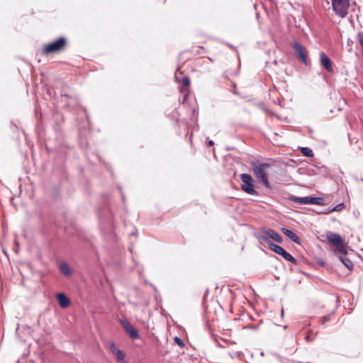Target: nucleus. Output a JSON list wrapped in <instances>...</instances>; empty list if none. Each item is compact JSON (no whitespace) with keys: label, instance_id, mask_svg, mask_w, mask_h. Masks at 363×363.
<instances>
[{"label":"nucleus","instance_id":"8","mask_svg":"<svg viewBox=\"0 0 363 363\" xmlns=\"http://www.w3.org/2000/svg\"><path fill=\"white\" fill-rule=\"evenodd\" d=\"M262 231L263 233V235L261 236V239L267 242L268 245L269 242H272V241L269 240V239L274 240L277 242H282L283 238L275 230L270 228H264L262 229Z\"/></svg>","mask_w":363,"mask_h":363},{"label":"nucleus","instance_id":"9","mask_svg":"<svg viewBox=\"0 0 363 363\" xmlns=\"http://www.w3.org/2000/svg\"><path fill=\"white\" fill-rule=\"evenodd\" d=\"M120 323L130 338L136 340L140 337L138 330L126 319H121Z\"/></svg>","mask_w":363,"mask_h":363},{"label":"nucleus","instance_id":"3","mask_svg":"<svg viewBox=\"0 0 363 363\" xmlns=\"http://www.w3.org/2000/svg\"><path fill=\"white\" fill-rule=\"evenodd\" d=\"M67 40L65 37H60L55 40L45 45L43 52L45 55L55 53L62 50L66 45Z\"/></svg>","mask_w":363,"mask_h":363},{"label":"nucleus","instance_id":"18","mask_svg":"<svg viewBox=\"0 0 363 363\" xmlns=\"http://www.w3.org/2000/svg\"><path fill=\"white\" fill-rule=\"evenodd\" d=\"M301 152L306 157H313V152L312 150L309 147H301Z\"/></svg>","mask_w":363,"mask_h":363},{"label":"nucleus","instance_id":"7","mask_svg":"<svg viewBox=\"0 0 363 363\" xmlns=\"http://www.w3.org/2000/svg\"><path fill=\"white\" fill-rule=\"evenodd\" d=\"M291 47L294 48L296 56L298 60L306 65H308V60L307 59L306 49L304 46L301 45L297 41H294L291 44Z\"/></svg>","mask_w":363,"mask_h":363},{"label":"nucleus","instance_id":"24","mask_svg":"<svg viewBox=\"0 0 363 363\" xmlns=\"http://www.w3.org/2000/svg\"><path fill=\"white\" fill-rule=\"evenodd\" d=\"M332 212H333V211H332V208H328L325 209L324 211H323L321 213H324V214H329Z\"/></svg>","mask_w":363,"mask_h":363},{"label":"nucleus","instance_id":"22","mask_svg":"<svg viewBox=\"0 0 363 363\" xmlns=\"http://www.w3.org/2000/svg\"><path fill=\"white\" fill-rule=\"evenodd\" d=\"M174 342L180 347L184 346V342L182 341V340L178 337H174Z\"/></svg>","mask_w":363,"mask_h":363},{"label":"nucleus","instance_id":"31","mask_svg":"<svg viewBox=\"0 0 363 363\" xmlns=\"http://www.w3.org/2000/svg\"><path fill=\"white\" fill-rule=\"evenodd\" d=\"M268 1L272 2V1H273L274 0H268Z\"/></svg>","mask_w":363,"mask_h":363},{"label":"nucleus","instance_id":"21","mask_svg":"<svg viewBox=\"0 0 363 363\" xmlns=\"http://www.w3.org/2000/svg\"><path fill=\"white\" fill-rule=\"evenodd\" d=\"M345 207V205L343 203H339L337 206H335L334 208H332V211H340L343 210Z\"/></svg>","mask_w":363,"mask_h":363},{"label":"nucleus","instance_id":"19","mask_svg":"<svg viewBox=\"0 0 363 363\" xmlns=\"http://www.w3.org/2000/svg\"><path fill=\"white\" fill-rule=\"evenodd\" d=\"M114 354H116V357L118 361L123 362L124 360L125 355L121 350L116 349V352H114Z\"/></svg>","mask_w":363,"mask_h":363},{"label":"nucleus","instance_id":"10","mask_svg":"<svg viewBox=\"0 0 363 363\" xmlns=\"http://www.w3.org/2000/svg\"><path fill=\"white\" fill-rule=\"evenodd\" d=\"M319 56L320 65L323 67L328 72L333 73L334 69L329 57L324 52H320Z\"/></svg>","mask_w":363,"mask_h":363},{"label":"nucleus","instance_id":"27","mask_svg":"<svg viewBox=\"0 0 363 363\" xmlns=\"http://www.w3.org/2000/svg\"><path fill=\"white\" fill-rule=\"evenodd\" d=\"M245 328L255 330V329H256V326H255V325H247V326L245 327Z\"/></svg>","mask_w":363,"mask_h":363},{"label":"nucleus","instance_id":"23","mask_svg":"<svg viewBox=\"0 0 363 363\" xmlns=\"http://www.w3.org/2000/svg\"><path fill=\"white\" fill-rule=\"evenodd\" d=\"M357 36L359 44L363 47V33H359Z\"/></svg>","mask_w":363,"mask_h":363},{"label":"nucleus","instance_id":"20","mask_svg":"<svg viewBox=\"0 0 363 363\" xmlns=\"http://www.w3.org/2000/svg\"><path fill=\"white\" fill-rule=\"evenodd\" d=\"M181 81L184 87H188L190 85V79L188 76L183 77Z\"/></svg>","mask_w":363,"mask_h":363},{"label":"nucleus","instance_id":"15","mask_svg":"<svg viewBox=\"0 0 363 363\" xmlns=\"http://www.w3.org/2000/svg\"><path fill=\"white\" fill-rule=\"evenodd\" d=\"M60 269L67 277H69L72 274V270L67 262H62L60 265Z\"/></svg>","mask_w":363,"mask_h":363},{"label":"nucleus","instance_id":"25","mask_svg":"<svg viewBox=\"0 0 363 363\" xmlns=\"http://www.w3.org/2000/svg\"><path fill=\"white\" fill-rule=\"evenodd\" d=\"M178 73H179L180 74H182V72L179 71V69L177 68V70L175 73V79L179 82V77H178Z\"/></svg>","mask_w":363,"mask_h":363},{"label":"nucleus","instance_id":"26","mask_svg":"<svg viewBox=\"0 0 363 363\" xmlns=\"http://www.w3.org/2000/svg\"><path fill=\"white\" fill-rule=\"evenodd\" d=\"M111 350H112V351H113V352H116V349H117V348L116 347V345H115V344H114V343H111Z\"/></svg>","mask_w":363,"mask_h":363},{"label":"nucleus","instance_id":"5","mask_svg":"<svg viewBox=\"0 0 363 363\" xmlns=\"http://www.w3.org/2000/svg\"><path fill=\"white\" fill-rule=\"evenodd\" d=\"M350 0H332V6L335 13L344 18L347 15Z\"/></svg>","mask_w":363,"mask_h":363},{"label":"nucleus","instance_id":"12","mask_svg":"<svg viewBox=\"0 0 363 363\" xmlns=\"http://www.w3.org/2000/svg\"><path fill=\"white\" fill-rule=\"evenodd\" d=\"M289 200L301 204H311V196L298 197L295 196H289Z\"/></svg>","mask_w":363,"mask_h":363},{"label":"nucleus","instance_id":"28","mask_svg":"<svg viewBox=\"0 0 363 363\" xmlns=\"http://www.w3.org/2000/svg\"><path fill=\"white\" fill-rule=\"evenodd\" d=\"M208 145L209 146H213L214 145V142L213 140H209Z\"/></svg>","mask_w":363,"mask_h":363},{"label":"nucleus","instance_id":"1","mask_svg":"<svg viewBox=\"0 0 363 363\" xmlns=\"http://www.w3.org/2000/svg\"><path fill=\"white\" fill-rule=\"evenodd\" d=\"M251 166L253 172L258 181L263 184L266 187H269V182L267 178V169L269 167L267 163H260L258 162H252Z\"/></svg>","mask_w":363,"mask_h":363},{"label":"nucleus","instance_id":"4","mask_svg":"<svg viewBox=\"0 0 363 363\" xmlns=\"http://www.w3.org/2000/svg\"><path fill=\"white\" fill-rule=\"evenodd\" d=\"M240 177L242 181L240 186L241 189L250 195H257L258 193L255 189L254 181L251 175L248 174H241Z\"/></svg>","mask_w":363,"mask_h":363},{"label":"nucleus","instance_id":"16","mask_svg":"<svg viewBox=\"0 0 363 363\" xmlns=\"http://www.w3.org/2000/svg\"><path fill=\"white\" fill-rule=\"evenodd\" d=\"M339 259L348 269H352L353 263L349 258L346 257L345 255H342L339 257Z\"/></svg>","mask_w":363,"mask_h":363},{"label":"nucleus","instance_id":"11","mask_svg":"<svg viewBox=\"0 0 363 363\" xmlns=\"http://www.w3.org/2000/svg\"><path fill=\"white\" fill-rule=\"evenodd\" d=\"M281 231L291 241L294 242L301 245V239L292 230L286 228H281Z\"/></svg>","mask_w":363,"mask_h":363},{"label":"nucleus","instance_id":"17","mask_svg":"<svg viewBox=\"0 0 363 363\" xmlns=\"http://www.w3.org/2000/svg\"><path fill=\"white\" fill-rule=\"evenodd\" d=\"M311 204L323 206L325 204L324 199L321 197L311 196Z\"/></svg>","mask_w":363,"mask_h":363},{"label":"nucleus","instance_id":"14","mask_svg":"<svg viewBox=\"0 0 363 363\" xmlns=\"http://www.w3.org/2000/svg\"><path fill=\"white\" fill-rule=\"evenodd\" d=\"M62 101L68 107H74L77 104V100L75 98L69 97L67 94L62 95Z\"/></svg>","mask_w":363,"mask_h":363},{"label":"nucleus","instance_id":"2","mask_svg":"<svg viewBox=\"0 0 363 363\" xmlns=\"http://www.w3.org/2000/svg\"><path fill=\"white\" fill-rule=\"evenodd\" d=\"M326 239L335 247L337 252L343 255L347 254L348 247L339 234L329 232L326 235Z\"/></svg>","mask_w":363,"mask_h":363},{"label":"nucleus","instance_id":"13","mask_svg":"<svg viewBox=\"0 0 363 363\" xmlns=\"http://www.w3.org/2000/svg\"><path fill=\"white\" fill-rule=\"evenodd\" d=\"M57 298L60 306L62 308H67L70 305L69 299L66 296L65 294L60 293L57 295Z\"/></svg>","mask_w":363,"mask_h":363},{"label":"nucleus","instance_id":"6","mask_svg":"<svg viewBox=\"0 0 363 363\" xmlns=\"http://www.w3.org/2000/svg\"><path fill=\"white\" fill-rule=\"evenodd\" d=\"M269 248L275 253L281 255L286 260L293 264H296V259L280 245L274 242H269Z\"/></svg>","mask_w":363,"mask_h":363},{"label":"nucleus","instance_id":"30","mask_svg":"<svg viewBox=\"0 0 363 363\" xmlns=\"http://www.w3.org/2000/svg\"><path fill=\"white\" fill-rule=\"evenodd\" d=\"M264 110L265 111V112H267V113H269L270 114H272V112L268 111L266 108H264Z\"/></svg>","mask_w":363,"mask_h":363},{"label":"nucleus","instance_id":"29","mask_svg":"<svg viewBox=\"0 0 363 363\" xmlns=\"http://www.w3.org/2000/svg\"><path fill=\"white\" fill-rule=\"evenodd\" d=\"M187 97H188V94H186L184 95V99H183V102H184V101L187 99Z\"/></svg>","mask_w":363,"mask_h":363}]
</instances>
